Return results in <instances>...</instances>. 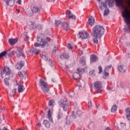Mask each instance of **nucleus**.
Listing matches in <instances>:
<instances>
[{"mask_svg": "<svg viewBox=\"0 0 130 130\" xmlns=\"http://www.w3.org/2000/svg\"><path fill=\"white\" fill-rule=\"evenodd\" d=\"M53 103H54V101L53 100H50L49 101V106H52Z\"/></svg>", "mask_w": 130, "mask_h": 130, "instance_id": "ea45409f", "label": "nucleus"}, {"mask_svg": "<svg viewBox=\"0 0 130 130\" xmlns=\"http://www.w3.org/2000/svg\"><path fill=\"white\" fill-rule=\"evenodd\" d=\"M49 64H50V67H53V63L52 62V60L49 59Z\"/></svg>", "mask_w": 130, "mask_h": 130, "instance_id": "de8ad7c7", "label": "nucleus"}, {"mask_svg": "<svg viewBox=\"0 0 130 130\" xmlns=\"http://www.w3.org/2000/svg\"><path fill=\"white\" fill-rule=\"evenodd\" d=\"M67 46H68V48H69V49H73V48H74V47L71 44H68Z\"/></svg>", "mask_w": 130, "mask_h": 130, "instance_id": "8fccbe9b", "label": "nucleus"}, {"mask_svg": "<svg viewBox=\"0 0 130 130\" xmlns=\"http://www.w3.org/2000/svg\"><path fill=\"white\" fill-rule=\"evenodd\" d=\"M2 77H6V76H9V77H13V73L11 69L8 67H5L3 71L1 72Z\"/></svg>", "mask_w": 130, "mask_h": 130, "instance_id": "423d86ee", "label": "nucleus"}, {"mask_svg": "<svg viewBox=\"0 0 130 130\" xmlns=\"http://www.w3.org/2000/svg\"><path fill=\"white\" fill-rule=\"evenodd\" d=\"M24 63H25L24 61L18 62L15 65L16 69H17V70H21V69L24 67Z\"/></svg>", "mask_w": 130, "mask_h": 130, "instance_id": "ddd939ff", "label": "nucleus"}, {"mask_svg": "<svg viewBox=\"0 0 130 130\" xmlns=\"http://www.w3.org/2000/svg\"><path fill=\"white\" fill-rule=\"evenodd\" d=\"M76 130H81L80 128H78Z\"/></svg>", "mask_w": 130, "mask_h": 130, "instance_id": "774afa93", "label": "nucleus"}, {"mask_svg": "<svg viewBox=\"0 0 130 130\" xmlns=\"http://www.w3.org/2000/svg\"><path fill=\"white\" fill-rule=\"evenodd\" d=\"M43 124L45 125V127L47 128H50V123L48 120H44L43 121Z\"/></svg>", "mask_w": 130, "mask_h": 130, "instance_id": "4be33fe9", "label": "nucleus"}, {"mask_svg": "<svg viewBox=\"0 0 130 130\" xmlns=\"http://www.w3.org/2000/svg\"><path fill=\"white\" fill-rule=\"evenodd\" d=\"M4 2L7 6H9L10 7H13L15 5V1H12V0H4Z\"/></svg>", "mask_w": 130, "mask_h": 130, "instance_id": "a211bd4d", "label": "nucleus"}, {"mask_svg": "<svg viewBox=\"0 0 130 130\" xmlns=\"http://www.w3.org/2000/svg\"><path fill=\"white\" fill-rule=\"evenodd\" d=\"M61 24V21L60 20H55V27L58 26L59 25Z\"/></svg>", "mask_w": 130, "mask_h": 130, "instance_id": "f704fd0d", "label": "nucleus"}, {"mask_svg": "<svg viewBox=\"0 0 130 130\" xmlns=\"http://www.w3.org/2000/svg\"><path fill=\"white\" fill-rule=\"evenodd\" d=\"M105 30L103 26L101 25H95L92 29V33L91 34L92 36L93 37H96V38H101L102 35L104 34Z\"/></svg>", "mask_w": 130, "mask_h": 130, "instance_id": "f03ea898", "label": "nucleus"}, {"mask_svg": "<svg viewBox=\"0 0 130 130\" xmlns=\"http://www.w3.org/2000/svg\"><path fill=\"white\" fill-rule=\"evenodd\" d=\"M69 95H70V97L73 98V97H74L75 96V92L73 90L70 91L69 92Z\"/></svg>", "mask_w": 130, "mask_h": 130, "instance_id": "4c0bfd02", "label": "nucleus"}, {"mask_svg": "<svg viewBox=\"0 0 130 130\" xmlns=\"http://www.w3.org/2000/svg\"><path fill=\"white\" fill-rule=\"evenodd\" d=\"M108 76H109V73H108V71L105 70V69H104L103 78L106 79V77H108Z\"/></svg>", "mask_w": 130, "mask_h": 130, "instance_id": "c85d7f7f", "label": "nucleus"}, {"mask_svg": "<svg viewBox=\"0 0 130 130\" xmlns=\"http://www.w3.org/2000/svg\"><path fill=\"white\" fill-rule=\"evenodd\" d=\"M30 29H37L38 30H41L42 26L40 25H35V23L32 21L30 22L29 24Z\"/></svg>", "mask_w": 130, "mask_h": 130, "instance_id": "1a4fd4ad", "label": "nucleus"}, {"mask_svg": "<svg viewBox=\"0 0 130 130\" xmlns=\"http://www.w3.org/2000/svg\"><path fill=\"white\" fill-rule=\"evenodd\" d=\"M93 88V85H90V89H92Z\"/></svg>", "mask_w": 130, "mask_h": 130, "instance_id": "69168bd1", "label": "nucleus"}, {"mask_svg": "<svg viewBox=\"0 0 130 130\" xmlns=\"http://www.w3.org/2000/svg\"><path fill=\"white\" fill-rule=\"evenodd\" d=\"M17 3L18 4V5H21V0H18Z\"/></svg>", "mask_w": 130, "mask_h": 130, "instance_id": "13d9d810", "label": "nucleus"}, {"mask_svg": "<svg viewBox=\"0 0 130 130\" xmlns=\"http://www.w3.org/2000/svg\"><path fill=\"white\" fill-rule=\"evenodd\" d=\"M16 91H17L16 89H14L12 92H11V96L12 97L15 95V94H16Z\"/></svg>", "mask_w": 130, "mask_h": 130, "instance_id": "58836bf2", "label": "nucleus"}, {"mask_svg": "<svg viewBox=\"0 0 130 130\" xmlns=\"http://www.w3.org/2000/svg\"><path fill=\"white\" fill-rule=\"evenodd\" d=\"M58 48L57 47H56V46H54V48L53 50V52H56V51H57Z\"/></svg>", "mask_w": 130, "mask_h": 130, "instance_id": "5fc2aeb1", "label": "nucleus"}, {"mask_svg": "<svg viewBox=\"0 0 130 130\" xmlns=\"http://www.w3.org/2000/svg\"><path fill=\"white\" fill-rule=\"evenodd\" d=\"M109 14V9L105 10L104 13V16H107Z\"/></svg>", "mask_w": 130, "mask_h": 130, "instance_id": "79ce46f5", "label": "nucleus"}, {"mask_svg": "<svg viewBox=\"0 0 130 130\" xmlns=\"http://www.w3.org/2000/svg\"><path fill=\"white\" fill-rule=\"evenodd\" d=\"M98 38L97 37H95V38H94L92 40H93V42L94 43H95V44H98V39H97Z\"/></svg>", "mask_w": 130, "mask_h": 130, "instance_id": "37998d69", "label": "nucleus"}, {"mask_svg": "<svg viewBox=\"0 0 130 130\" xmlns=\"http://www.w3.org/2000/svg\"><path fill=\"white\" fill-rule=\"evenodd\" d=\"M66 17L69 19H76V16L72 14V12H71V11L69 10L66 11Z\"/></svg>", "mask_w": 130, "mask_h": 130, "instance_id": "f8f14e48", "label": "nucleus"}, {"mask_svg": "<svg viewBox=\"0 0 130 130\" xmlns=\"http://www.w3.org/2000/svg\"><path fill=\"white\" fill-rule=\"evenodd\" d=\"M79 36L82 39H88L89 38V34L86 31H82L79 32Z\"/></svg>", "mask_w": 130, "mask_h": 130, "instance_id": "6e6552de", "label": "nucleus"}, {"mask_svg": "<svg viewBox=\"0 0 130 130\" xmlns=\"http://www.w3.org/2000/svg\"><path fill=\"white\" fill-rule=\"evenodd\" d=\"M9 80H10V78H6L4 79V82L6 86H9Z\"/></svg>", "mask_w": 130, "mask_h": 130, "instance_id": "c9c22d12", "label": "nucleus"}, {"mask_svg": "<svg viewBox=\"0 0 130 130\" xmlns=\"http://www.w3.org/2000/svg\"><path fill=\"white\" fill-rule=\"evenodd\" d=\"M77 71H78V72L80 73L81 72V69L80 68H78L77 69Z\"/></svg>", "mask_w": 130, "mask_h": 130, "instance_id": "680f3d73", "label": "nucleus"}, {"mask_svg": "<svg viewBox=\"0 0 130 130\" xmlns=\"http://www.w3.org/2000/svg\"><path fill=\"white\" fill-rule=\"evenodd\" d=\"M17 13L19 14V13H20V10H17Z\"/></svg>", "mask_w": 130, "mask_h": 130, "instance_id": "338daca9", "label": "nucleus"}, {"mask_svg": "<svg viewBox=\"0 0 130 130\" xmlns=\"http://www.w3.org/2000/svg\"><path fill=\"white\" fill-rule=\"evenodd\" d=\"M49 38H47V40H44L42 42V44H41V46L42 48H46V47H48L49 46Z\"/></svg>", "mask_w": 130, "mask_h": 130, "instance_id": "9d476101", "label": "nucleus"}, {"mask_svg": "<svg viewBox=\"0 0 130 130\" xmlns=\"http://www.w3.org/2000/svg\"><path fill=\"white\" fill-rule=\"evenodd\" d=\"M52 82L53 83H55V79H54V78L52 79Z\"/></svg>", "mask_w": 130, "mask_h": 130, "instance_id": "e2e57ef3", "label": "nucleus"}, {"mask_svg": "<svg viewBox=\"0 0 130 130\" xmlns=\"http://www.w3.org/2000/svg\"><path fill=\"white\" fill-rule=\"evenodd\" d=\"M112 67V64L109 65V66H106L105 67V71H108V70H110V69H111Z\"/></svg>", "mask_w": 130, "mask_h": 130, "instance_id": "a19ab883", "label": "nucleus"}, {"mask_svg": "<svg viewBox=\"0 0 130 130\" xmlns=\"http://www.w3.org/2000/svg\"><path fill=\"white\" fill-rule=\"evenodd\" d=\"M118 69L121 73H124L126 71V67L123 66H118Z\"/></svg>", "mask_w": 130, "mask_h": 130, "instance_id": "412c9836", "label": "nucleus"}, {"mask_svg": "<svg viewBox=\"0 0 130 130\" xmlns=\"http://www.w3.org/2000/svg\"><path fill=\"white\" fill-rule=\"evenodd\" d=\"M18 40H19V39H18V38H16L15 39H9L8 41L10 45H14L18 42Z\"/></svg>", "mask_w": 130, "mask_h": 130, "instance_id": "4468645a", "label": "nucleus"}, {"mask_svg": "<svg viewBox=\"0 0 130 130\" xmlns=\"http://www.w3.org/2000/svg\"><path fill=\"white\" fill-rule=\"evenodd\" d=\"M48 118L50 121L53 122L52 121V116H51V113H50V110H49L48 111Z\"/></svg>", "mask_w": 130, "mask_h": 130, "instance_id": "cd10ccee", "label": "nucleus"}, {"mask_svg": "<svg viewBox=\"0 0 130 130\" xmlns=\"http://www.w3.org/2000/svg\"><path fill=\"white\" fill-rule=\"evenodd\" d=\"M101 4H103L102 6L104 7V8H107V3H106V1H105V3H101Z\"/></svg>", "mask_w": 130, "mask_h": 130, "instance_id": "3c124183", "label": "nucleus"}, {"mask_svg": "<svg viewBox=\"0 0 130 130\" xmlns=\"http://www.w3.org/2000/svg\"><path fill=\"white\" fill-rule=\"evenodd\" d=\"M40 86L41 87L42 90H43V93L46 94L49 91V85L47 83L45 82L43 79H40Z\"/></svg>", "mask_w": 130, "mask_h": 130, "instance_id": "7ed1b4c3", "label": "nucleus"}, {"mask_svg": "<svg viewBox=\"0 0 130 130\" xmlns=\"http://www.w3.org/2000/svg\"><path fill=\"white\" fill-rule=\"evenodd\" d=\"M34 46L35 47H39V46H41V44H39L37 42L35 43Z\"/></svg>", "mask_w": 130, "mask_h": 130, "instance_id": "09e8293b", "label": "nucleus"}, {"mask_svg": "<svg viewBox=\"0 0 130 130\" xmlns=\"http://www.w3.org/2000/svg\"><path fill=\"white\" fill-rule=\"evenodd\" d=\"M77 85L79 86V89L82 90L85 87V81L82 79H80L77 81Z\"/></svg>", "mask_w": 130, "mask_h": 130, "instance_id": "9b49d317", "label": "nucleus"}, {"mask_svg": "<svg viewBox=\"0 0 130 130\" xmlns=\"http://www.w3.org/2000/svg\"><path fill=\"white\" fill-rule=\"evenodd\" d=\"M62 27H63L64 30H66V31L70 30V25H69V24L66 22H64L62 23Z\"/></svg>", "mask_w": 130, "mask_h": 130, "instance_id": "aec40b11", "label": "nucleus"}, {"mask_svg": "<svg viewBox=\"0 0 130 130\" xmlns=\"http://www.w3.org/2000/svg\"><path fill=\"white\" fill-rule=\"evenodd\" d=\"M98 61V57L95 54H92L90 55V62H96Z\"/></svg>", "mask_w": 130, "mask_h": 130, "instance_id": "f3484780", "label": "nucleus"}, {"mask_svg": "<svg viewBox=\"0 0 130 130\" xmlns=\"http://www.w3.org/2000/svg\"><path fill=\"white\" fill-rule=\"evenodd\" d=\"M99 74H102V67L101 66H99Z\"/></svg>", "mask_w": 130, "mask_h": 130, "instance_id": "a18cd8bd", "label": "nucleus"}, {"mask_svg": "<svg viewBox=\"0 0 130 130\" xmlns=\"http://www.w3.org/2000/svg\"><path fill=\"white\" fill-rule=\"evenodd\" d=\"M62 117V114H59L57 116L58 119H60Z\"/></svg>", "mask_w": 130, "mask_h": 130, "instance_id": "864d4df0", "label": "nucleus"}, {"mask_svg": "<svg viewBox=\"0 0 130 130\" xmlns=\"http://www.w3.org/2000/svg\"><path fill=\"white\" fill-rule=\"evenodd\" d=\"M80 77V74L78 73H75L73 74V78L75 80H79Z\"/></svg>", "mask_w": 130, "mask_h": 130, "instance_id": "bb28decb", "label": "nucleus"}, {"mask_svg": "<svg viewBox=\"0 0 130 130\" xmlns=\"http://www.w3.org/2000/svg\"><path fill=\"white\" fill-rule=\"evenodd\" d=\"M42 58L44 59V60H47L48 59V57L46 56L45 53L43 52L42 53Z\"/></svg>", "mask_w": 130, "mask_h": 130, "instance_id": "473e14b6", "label": "nucleus"}, {"mask_svg": "<svg viewBox=\"0 0 130 130\" xmlns=\"http://www.w3.org/2000/svg\"><path fill=\"white\" fill-rule=\"evenodd\" d=\"M58 104L62 107V108H63L64 111L69 110V109L70 108V103H69V101L67 99L61 100L58 102Z\"/></svg>", "mask_w": 130, "mask_h": 130, "instance_id": "20e7f679", "label": "nucleus"}, {"mask_svg": "<svg viewBox=\"0 0 130 130\" xmlns=\"http://www.w3.org/2000/svg\"><path fill=\"white\" fill-rule=\"evenodd\" d=\"M35 54H39L40 50L37 49V48L34 49L32 51Z\"/></svg>", "mask_w": 130, "mask_h": 130, "instance_id": "72a5a7b5", "label": "nucleus"}, {"mask_svg": "<svg viewBox=\"0 0 130 130\" xmlns=\"http://www.w3.org/2000/svg\"><path fill=\"white\" fill-rule=\"evenodd\" d=\"M24 90H25V88H24V86L23 85L19 84L18 88L19 93H22V92H24Z\"/></svg>", "mask_w": 130, "mask_h": 130, "instance_id": "5701e85b", "label": "nucleus"}, {"mask_svg": "<svg viewBox=\"0 0 130 130\" xmlns=\"http://www.w3.org/2000/svg\"><path fill=\"white\" fill-rule=\"evenodd\" d=\"M41 122H39L37 124V127L38 128H39V127H41Z\"/></svg>", "mask_w": 130, "mask_h": 130, "instance_id": "603ef678", "label": "nucleus"}, {"mask_svg": "<svg viewBox=\"0 0 130 130\" xmlns=\"http://www.w3.org/2000/svg\"><path fill=\"white\" fill-rule=\"evenodd\" d=\"M95 23V19L93 17L90 16V18H88L87 24L89 26H93Z\"/></svg>", "mask_w": 130, "mask_h": 130, "instance_id": "dca6fc26", "label": "nucleus"}, {"mask_svg": "<svg viewBox=\"0 0 130 130\" xmlns=\"http://www.w3.org/2000/svg\"><path fill=\"white\" fill-rule=\"evenodd\" d=\"M18 54H17V57H20V56H22L24 58H25V54H24V52H23V50L21 49L20 48L17 49Z\"/></svg>", "mask_w": 130, "mask_h": 130, "instance_id": "2eb2a0df", "label": "nucleus"}, {"mask_svg": "<svg viewBox=\"0 0 130 130\" xmlns=\"http://www.w3.org/2000/svg\"><path fill=\"white\" fill-rule=\"evenodd\" d=\"M60 58L61 59H68V58H70V55H69V53H63L60 56Z\"/></svg>", "mask_w": 130, "mask_h": 130, "instance_id": "6ab92c4d", "label": "nucleus"}, {"mask_svg": "<svg viewBox=\"0 0 130 130\" xmlns=\"http://www.w3.org/2000/svg\"><path fill=\"white\" fill-rule=\"evenodd\" d=\"M94 88L98 93H101L103 91V87H102V82L100 81H96L94 83Z\"/></svg>", "mask_w": 130, "mask_h": 130, "instance_id": "39448f33", "label": "nucleus"}, {"mask_svg": "<svg viewBox=\"0 0 130 130\" xmlns=\"http://www.w3.org/2000/svg\"><path fill=\"white\" fill-rule=\"evenodd\" d=\"M100 10H101L102 11L103 10V6H100Z\"/></svg>", "mask_w": 130, "mask_h": 130, "instance_id": "052dcab7", "label": "nucleus"}, {"mask_svg": "<svg viewBox=\"0 0 130 130\" xmlns=\"http://www.w3.org/2000/svg\"><path fill=\"white\" fill-rule=\"evenodd\" d=\"M65 70H66V71H68V70H69V66H65Z\"/></svg>", "mask_w": 130, "mask_h": 130, "instance_id": "bf43d9fd", "label": "nucleus"}, {"mask_svg": "<svg viewBox=\"0 0 130 130\" xmlns=\"http://www.w3.org/2000/svg\"><path fill=\"white\" fill-rule=\"evenodd\" d=\"M106 130H111V129H110V127H108L106 128Z\"/></svg>", "mask_w": 130, "mask_h": 130, "instance_id": "0e129e2a", "label": "nucleus"}, {"mask_svg": "<svg viewBox=\"0 0 130 130\" xmlns=\"http://www.w3.org/2000/svg\"><path fill=\"white\" fill-rule=\"evenodd\" d=\"M37 40L39 42H42L44 40H43V38L41 36H39L37 37Z\"/></svg>", "mask_w": 130, "mask_h": 130, "instance_id": "e433bc0d", "label": "nucleus"}, {"mask_svg": "<svg viewBox=\"0 0 130 130\" xmlns=\"http://www.w3.org/2000/svg\"><path fill=\"white\" fill-rule=\"evenodd\" d=\"M80 62L83 66H85L86 64V58L84 57H82L80 59Z\"/></svg>", "mask_w": 130, "mask_h": 130, "instance_id": "a878e982", "label": "nucleus"}, {"mask_svg": "<svg viewBox=\"0 0 130 130\" xmlns=\"http://www.w3.org/2000/svg\"><path fill=\"white\" fill-rule=\"evenodd\" d=\"M7 54V53L6 51H4L2 52L1 53H0V59L2 58V57H4V56H6Z\"/></svg>", "mask_w": 130, "mask_h": 130, "instance_id": "7c9ffc66", "label": "nucleus"}, {"mask_svg": "<svg viewBox=\"0 0 130 130\" xmlns=\"http://www.w3.org/2000/svg\"><path fill=\"white\" fill-rule=\"evenodd\" d=\"M41 9H42V6H41V5H36L31 7V10L34 14H38V13H40Z\"/></svg>", "mask_w": 130, "mask_h": 130, "instance_id": "0eeeda50", "label": "nucleus"}, {"mask_svg": "<svg viewBox=\"0 0 130 130\" xmlns=\"http://www.w3.org/2000/svg\"><path fill=\"white\" fill-rule=\"evenodd\" d=\"M116 110H117V106L116 105H114L112 106L111 111V112H116Z\"/></svg>", "mask_w": 130, "mask_h": 130, "instance_id": "c756f323", "label": "nucleus"}, {"mask_svg": "<svg viewBox=\"0 0 130 130\" xmlns=\"http://www.w3.org/2000/svg\"><path fill=\"white\" fill-rule=\"evenodd\" d=\"M77 114L79 116H80V115H82V111H78L77 112Z\"/></svg>", "mask_w": 130, "mask_h": 130, "instance_id": "6e6d98bb", "label": "nucleus"}, {"mask_svg": "<svg viewBox=\"0 0 130 130\" xmlns=\"http://www.w3.org/2000/svg\"><path fill=\"white\" fill-rule=\"evenodd\" d=\"M117 7H121L122 9H124V11L122 12V16L124 18V22L127 25L128 29L124 28L125 31H129L130 32V11L127 9L123 4V0H114Z\"/></svg>", "mask_w": 130, "mask_h": 130, "instance_id": "f257e3e1", "label": "nucleus"}, {"mask_svg": "<svg viewBox=\"0 0 130 130\" xmlns=\"http://www.w3.org/2000/svg\"><path fill=\"white\" fill-rule=\"evenodd\" d=\"M106 3H108V6L110 8L113 7V3L110 2L109 0L106 1Z\"/></svg>", "mask_w": 130, "mask_h": 130, "instance_id": "2f4dec72", "label": "nucleus"}, {"mask_svg": "<svg viewBox=\"0 0 130 130\" xmlns=\"http://www.w3.org/2000/svg\"><path fill=\"white\" fill-rule=\"evenodd\" d=\"M18 75L21 79H23L25 77V75H26V72L24 71H22L21 72H18Z\"/></svg>", "mask_w": 130, "mask_h": 130, "instance_id": "393cba45", "label": "nucleus"}, {"mask_svg": "<svg viewBox=\"0 0 130 130\" xmlns=\"http://www.w3.org/2000/svg\"><path fill=\"white\" fill-rule=\"evenodd\" d=\"M92 107V102H88V108Z\"/></svg>", "mask_w": 130, "mask_h": 130, "instance_id": "4d7b16f0", "label": "nucleus"}, {"mask_svg": "<svg viewBox=\"0 0 130 130\" xmlns=\"http://www.w3.org/2000/svg\"><path fill=\"white\" fill-rule=\"evenodd\" d=\"M15 54H16V51H13L9 54V56H12V55H15Z\"/></svg>", "mask_w": 130, "mask_h": 130, "instance_id": "49530a36", "label": "nucleus"}, {"mask_svg": "<svg viewBox=\"0 0 130 130\" xmlns=\"http://www.w3.org/2000/svg\"><path fill=\"white\" fill-rule=\"evenodd\" d=\"M126 116L128 120H130V108L126 109L125 110Z\"/></svg>", "mask_w": 130, "mask_h": 130, "instance_id": "b1692460", "label": "nucleus"}, {"mask_svg": "<svg viewBox=\"0 0 130 130\" xmlns=\"http://www.w3.org/2000/svg\"><path fill=\"white\" fill-rule=\"evenodd\" d=\"M94 73H95V70H92L90 71L89 72L90 76H91L92 77H94L95 76V74H94Z\"/></svg>", "mask_w": 130, "mask_h": 130, "instance_id": "c03bdc74", "label": "nucleus"}]
</instances>
